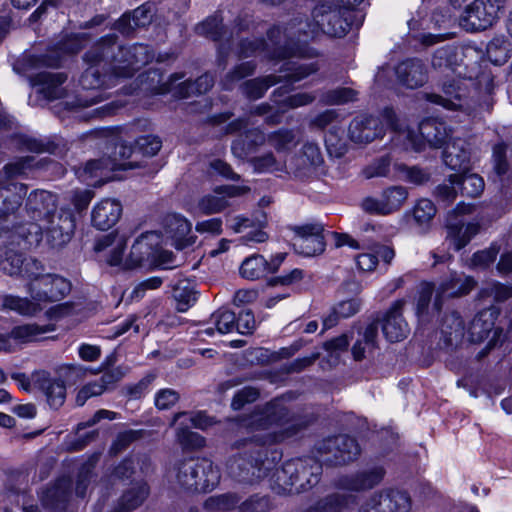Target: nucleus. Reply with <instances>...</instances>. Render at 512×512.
<instances>
[{"mask_svg":"<svg viewBox=\"0 0 512 512\" xmlns=\"http://www.w3.org/2000/svg\"><path fill=\"white\" fill-rule=\"evenodd\" d=\"M297 429L292 426L285 429L284 433H257L248 438L238 439L232 445L235 453L227 461V473L234 480L253 484L267 476L272 469L273 460L270 461L267 446L285 437L296 434Z\"/></svg>","mask_w":512,"mask_h":512,"instance_id":"1","label":"nucleus"},{"mask_svg":"<svg viewBox=\"0 0 512 512\" xmlns=\"http://www.w3.org/2000/svg\"><path fill=\"white\" fill-rule=\"evenodd\" d=\"M322 34L320 24L312 17L297 15L283 25H276L267 31L268 40L273 43L272 57L315 58L318 52L308 45Z\"/></svg>","mask_w":512,"mask_h":512,"instance_id":"2","label":"nucleus"},{"mask_svg":"<svg viewBox=\"0 0 512 512\" xmlns=\"http://www.w3.org/2000/svg\"><path fill=\"white\" fill-rule=\"evenodd\" d=\"M458 75L461 76V72H458ZM472 86L479 92L485 93V98L479 104V108L483 111H491L494 79L488 70H482L475 77L469 75L463 78L447 79L442 84L443 95L431 93L427 94L426 98L429 102L441 105L448 110H461L471 115L475 112L469 101V87Z\"/></svg>","mask_w":512,"mask_h":512,"instance_id":"3","label":"nucleus"},{"mask_svg":"<svg viewBox=\"0 0 512 512\" xmlns=\"http://www.w3.org/2000/svg\"><path fill=\"white\" fill-rule=\"evenodd\" d=\"M43 224L28 223L19 225L12 231L5 232V238L9 244L25 250L37 246L42 240V230H46L49 241L54 247H60L67 243L75 229V218L70 211L56 209Z\"/></svg>","mask_w":512,"mask_h":512,"instance_id":"4","label":"nucleus"},{"mask_svg":"<svg viewBox=\"0 0 512 512\" xmlns=\"http://www.w3.org/2000/svg\"><path fill=\"white\" fill-rule=\"evenodd\" d=\"M115 34L102 37L89 49L88 57H104L105 65L116 77H131L140 66L149 63L153 55L145 44L122 46Z\"/></svg>","mask_w":512,"mask_h":512,"instance_id":"5","label":"nucleus"},{"mask_svg":"<svg viewBox=\"0 0 512 512\" xmlns=\"http://www.w3.org/2000/svg\"><path fill=\"white\" fill-rule=\"evenodd\" d=\"M321 463L311 457L291 459L276 468L271 475V488L278 494L300 493L319 483Z\"/></svg>","mask_w":512,"mask_h":512,"instance_id":"6","label":"nucleus"},{"mask_svg":"<svg viewBox=\"0 0 512 512\" xmlns=\"http://www.w3.org/2000/svg\"><path fill=\"white\" fill-rule=\"evenodd\" d=\"M382 117L386 124L397 133V140L403 142L406 149L421 151L424 148V142L433 148H440L447 144L451 130L448 126L436 119H426L422 121L418 128V133L411 129H401L395 111L391 108H385Z\"/></svg>","mask_w":512,"mask_h":512,"instance_id":"7","label":"nucleus"},{"mask_svg":"<svg viewBox=\"0 0 512 512\" xmlns=\"http://www.w3.org/2000/svg\"><path fill=\"white\" fill-rule=\"evenodd\" d=\"M173 474L176 483L190 492H207L220 481V472L209 459L187 458L175 463Z\"/></svg>","mask_w":512,"mask_h":512,"instance_id":"8","label":"nucleus"},{"mask_svg":"<svg viewBox=\"0 0 512 512\" xmlns=\"http://www.w3.org/2000/svg\"><path fill=\"white\" fill-rule=\"evenodd\" d=\"M89 50L84 54L83 59L88 65L80 78V84L83 92L78 94L72 101H67L66 106L69 109L90 107L103 101L105 94L99 89L106 85L112 77H116L114 72L105 65L103 57L90 59Z\"/></svg>","mask_w":512,"mask_h":512,"instance_id":"9","label":"nucleus"},{"mask_svg":"<svg viewBox=\"0 0 512 512\" xmlns=\"http://www.w3.org/2000/svg\"><path fill=\"white\" fill-rule=\"evenodd\" d=\"M41 263L38 260L27 262L25 274L30 279L27 291L40 306L61 301L71 290V284L56 274H40Z\"/></svg>","mask_w":512,"mask_h":512,"instance_id":"10","label":"nucleus"},{"mask_svg":"<svg viewBox=\"0 0 512 512\" xmlns=\"http://www.w3.org/2000/svg\"><path fill=\"white\" fill-rule=\"evenodd\" d=\"M311 16L320 24L322 34L342 38L352 27L362 25L364 16L352 14L335 1H325L316 5Z\"/></svg>","mask_w":512,"mask_h":512,"instance_id":"11","label":"nucleus"},{"mask_svg":"<svg viewBox=\"0 0 512 512\" xmlns=\"http://www.w3.org/2000/svg\"><path fill=\"white\" fill-rule=\"evenodd\" d=\"M319 66L316 62L310 63H292L287 64V67L282 71H285V75H267L264 77H257L251 80L245 81L241 86V91L249 99H259L264 96L265 92L273 85L286 80L287 82L294 83L301 81L309 75L317 72Z\"/></svg>","mask_w":512,"mask_h":512,"instance_id":"12","label":"nucleus"},{"mask_svg":"<svg viewBox=\"0 0 512 512\" xmlns=\"http://www.w3.org/2000/svg\"><path fill=\"white\" fill-rule=\"evenodd\" d=\"M321 459L331 465L352 462L360 455V446L356 439L348 435L328 437L316 445Z\"/></svg>","mask_w":512,"mask_h":512,"instance_id":"13","label":"nucleus"},{"mask_svg":"<svg viewBox=\"0 0 512 512\" xmlns=\"http://www.w3.org/2000/svg\"><path fill=\"white\" fill-rule=\"evenodd\" d=\"M411 508L412 499L406 491L385 488L366 498L358 512H410Z\"/></svg>","mask_w":512,"mask_h":512,"instance_id":"14","label":"nucleus"},{"mask_svg":"<svg viewBox=\"0 0 512 512\" xmlns=\"http://www.w3.org/2000/svg\"><path fill=\"white\" fill-rule=\"evenodd\" d=\"M504 0H475L464 11L460 25L467 31H481L491 27L498 19Z\"/></svg>","mask_w":512,"mask_h":512,"instance_id":"15","label":"nucleus"},{"mask_svg":"<svg viewBox=\"0 0 512 512\" xmlns=\"http://www.w3.org/2000/svg\"><path fill=\"white\" fill-rule=\"evenodd\" d=\"M295 233L293 247L303 256L311 257L321 254L325 250L324 227L320 223L292 226Z\"/></svg>","mask_w":512,"mask_h":512,"instance_id":"16","label":"nucleus"},{"mask_svg":"<svg viewBox=\"0 0 512 512\" xmlns=\"http://www.w3.org/2000/svg\"><path fill=\"white\" fill-rule=\"evenodd\" d=\"M290 420L289 411L280 401H271L257 408L248 418L246 426L254 431H266L274 426H283Z\"/></svg>","mask_w":512,"mask_h":512,"instance_id":"17","label":"nucleus"},{"mask_svg":"<svg viewBox=\"0 0 512 512\" xmlns=\"http://www.w3.org/2000/svg\"><path fill=\"white\" fill-rule=\"evenodd\" d=\"M86 35L73 34L63 38L54 50L41 56H30L27 63L31 67H58L63 55H72L78 53L84 46Z\"/></svg>","mask_w":512,"mask_h":512,"instance_id":"18","label":"nucleus"},{"mask_svg":"<svg viewBox=\"0 0 512 512\" xmlns=\"http://www.w3.org/2000/svg\"><path fill=\"white\" fill-rule=\"evenodd\" d=\"M323 163L320 147L316 143L307 142L303 145L300 153L287 164L286 172L303 179L314 174Z\"/></svg>","mask_w":512,"mask_h":512,"instance_id":"19","label":"nucleus"},{"mask_svg":"<svg viewBox=\"0 0 512 512\" xmlns=\"http://www.w3.org/2000/svg\"><path fill=\"white\" fill-rule=\"evenodd\" d=\"M385 476V470L381 466L358 471L345 475L337 480L336 486L345 491L363 492L379 485Z\"/></svg>","mask_w":512,"mask_h":512,"instance_id":"20","label":"nucleus"},{"mask_svg":"<svg viewBox=\"0 0 512 512\" xmlns=\"http://www.w3.org/2000/svg\"><path fill=\"white\" fill-rule=\"evenodd\" d=\"M475 285V280L470 276L458 273L451 274L449 278L440 283L433 302L432 310L439 313L444 299L466 295L475 287Z\"/></svg>","mask_w":512,"mask_h":512,"instance_id":"21","label":"nucleus"},{"mask_svg":"<svg viewBox=\"0 0 512 512\" xmlns=\"http://www.w3.org/2000/svg\"><path fill=\"white\" fill-rule=\"evenodd\" d=\"M384 134V125L378 117L358 116L349 125L348 135L351 141L358 144H367Z\"/></svg>","mask_w":512,"mask_h":512,"instance_id":"22","label":"nucleus"},{"mask_svg":"<svg viewBox=\"0 0 512 512\" xmlns=\"http://www.w3.org/2000/svg\"><path fill=\"white\" fill-rule=\"evenodd\" d=\"M191 229V222L179 214H169L164 219V234L178 250L196 242V236L191 234Z\"/></svg>","mask_w":512,"mask_h":512,"instance_id":"23","label":"nucleus"},{"mask_svg":"<svg viewBox=\"0 0 512 512\" xmlns=\"http://www.w3.org/2000/svg\"><path fill=\"white\" fill-rule=\"evenodd\" d=\"M405 303L403 299L395 301L382 320L383 334L390 342L402 341L410 332L409 325L402 315Z\"/></svg>","mask_w":512,"mask_h":512,"instance_id":"24","label":"nucleus"},{"mask_svg":"<svg viewBox=\"0 0 512 512\" xmlns=\"http://www.w3.org/2000/svg\"><path fill=\"white\" fill-rule=\"evenodd\" d=\"M32 383L45 396L47 403L53 409L60 408L66 399V387L62 380L52 378L46 371H39L32 375Z\"/></svg>","mask_w":512,"mask_h":512,"instance_id":"25","label":"nucleus"},{"mask_svg":"<svg viewBox=\"0 0 512 512\" xmlns=\"http://www.w3.org/2000/svg\"><path fill=\"white\" fill-rule=\"evenodd\" d=\"M136 165L132 162L120 163L116 159L110 157H103L101 159L90 160L86 163L81 177L85 180L90 178H99L98 182L104 184L113 180L111 173L116 170H127L135 168Z\"/></svg>","mask_w":512,"mask_h":512,"instance_id":"26","label":"nucleus"},{"mask_svg":"<svg viewBox=\"0 0 512 512\" xmlns=\"http://www.w3.org/2000/svg\"><path fill=\"white\" fill-rule=\"evenodd\" d=\"M398 82L410 89L423 86L428 80V71L424 62L417 58L399 63L395 69Z\"/></svg>","mask_w":512,"mask_h":512,"instance_id":"27","label":"nucleus"},{"mask_svg":"<svg viewBox=\"0 0 512 512\" xmlns=\"http://www.w3.org/2000/svg\"><path fill=\"white\" fill-rule=\"evenodd\" d=\"M25 208L34 221H43L56 212L57 198L46 190H34L26 200Z\"/></svg>","mask_w":512,"mask_h":512,"instance_id":"28","label":"nucleus"},{"mask_svg":"<svg viewBox=\"0 0 512 512\" xmlns=\"http://www.w3.org/2000/svg\"><path fill=\"white\" fill-rule=\"evenodd\" d=\"M471 150L466 140L452 138L443 151V161L451 170L466 172L470 167Z\"/></svg>","mask_w":512,"mask_h":512,"instance_id":"29","label":"nucleus"},{"mask_svg":"<svg viewBox=\"0 0 512 512\" xmlns=\"http://www.w3.org/2000/svg\"><path fill=\"white\" fill-rule=\"evenodd\" d=\"M122 215V205L116 199H103L97 203L91 214V220L94 227L99 230H108L112 228Z\"/></svg>","mask_w":512,"mask_h":512,"instance_id":"30","label":"nucleus"},{"mask_svg":"<svg viewBox=\"0 0 512 512\" xmlns=\"http://www.w3.org/2000/svg\"><path fill=\"white\" fill-rule=\"evenodd\" d=\"M196 32L214 41L225 40V43H221L218 48V63L225 67V58L228 54L231 39L225 37L226 31H224L222 26V18L219 15L208 17L205 21L196 26Z\"/></svg>","mask_w":512,"mask_h":512,"instance_id":"31","label":"nucleus"},{"mask_svg":"<svg viewBox=\"0 0 512 512\" xmlns=\"http://www.w3.org/2000/svg\"><path fill=\"white\" fill-rule=\"evenodd\" d=\"M158 235L155 232L141 234L133 243L130 254L126 259V267L134 269L143 265L154 254V248L158 245Z\"/></svg>","mask_w":512,"mask_h":512,"instance_id":"32","label":"nucleus"},{"mask_svg":"<svg viewBox=\"0 0 512 512\" xmlns=\"http://www.w3.org/2000/svg\"><path fill=\"white\" fill-rule=\"evenodd\" d=\"M67 80V75L62 72L42 71L31 77L34 86H41L40 92L49 100L64 97L65 88L62 86Z\"/></svg>","mask_w":512,"mask_h":512,"instance_id":"33","label":"nucleus"},{"mask_svg":"<svg viewBox=\"0 0 512 512\" xmlns=\"http://www.w3.org/2000/svg\"><path fill=\"white\" fill-rule=\"evenodd\" d=\"M27 189V185L23 183L0 186V218L14 214L21 207Z\"/></svg>","mask_w":512,"mask_h":512,"instance_id":"34","label":"nucleus"},{"mask_svg":"<svg viewBox=\"0 0 512 512\" xmlns=\"http://www.w3.org/2000/svg\"><path fill=\"white\" fill-rule=\"evenodd\" d=\"M266 142V135L259 128L249 129L240 134L231 145L232 154L245 159L249 154L254 153Z\"/></svg>","mask_w":512,"mask_h":512,"instance_id":"35","label":"nucleus"},{"mask_svg":"<svg viewBox=\"0 0 512 512\" xmlns=\"http://www.w3.org/2000/svg\"><path fill=\"white\" fill-rule=\"evenodd\" d=\"M465 325L458 312L446 314L441 324V340L446 348H455L463 340Z\"/></svg>","mask_w":512,"mask_h":512,"instance_id":"36","label":"nucleus"},{"mask_svg":"<svg viewBox=\"0 0 512 512\" xmlns=\"http://www.w3.org/2000/svg\"><path fill=\"white\" fill-rule=\"evenodd\" d=\"M498 315L499 309L495 306H490L478 312L469 327L472 341H482L486 338L493 329Z\"/></svg>","mask_w":512,"mask_h":512,"instance_id":"37","label":"nucleus"},{"mask_svg":"<svg viewBox=\"0 0 512 512\" xmlns=\"http://www.w3.org/2000/svg\"><path fill=\"white\" fill-rule=\"evenodd\" d=\"M446 229V241L449 242V246L458 251L465 247L480 231V225L478 223H469L464 226L463 223L457 222L447 224Z\"/></svg>","mask_w":512,"mask_h":512,"instance_id":"38","label":"nucleus"},{"mask_svg":"<svg viewBox=\"0 0 512 512\" xmlns=\"http://www.w3.org/2000/svg\"><path fill=\"white\" fill-rule=\"evenodd\" d=\"M72 481L69 477H62L47 488L42 496L44 505L54 509H63L71 494Z\"/></svg>","mask_w":512,"mask_h":512,"instance_id":"39","label":"nucleus"},{"mask_svg":"<svg viewBox=\"0 0 512 512\" xmlns=\"http://www.w3.org/2000/svg\"><path fill=\"white\" fill-rule=\"evenodd\" d=\"M356 496L345 493H333L309 506L305 512H342L355 504Z\"/></svg>","mask_w":512,"mask_h":512,"instance_id":"40","label":"nucleus"},{"mask_svg":"<svg viewBox=\"0 0 512 512\" xmlns=\"http://www.w3.org/2000/svg\"><path fill=\"white\" fill-rule=\"evenodd\" d=\"M492 166L494 178L499 180L502 185L512 179V166L508 155V146L504 143L496 144L492 152Z\"/></svg>","mask_w":512,"mask_h":512,"instance_id":"41","label":"nucleus"},{"mask_svg":"<svg viewBox=\"0 0 512 512\" xmlns=\"http://www.w3.org/2000/svg\"><path fill=\"white\" fill-rule=\"evenodd\" d=\"M459 172L449 176L451 184L460 185L461 194L466 197L476 198L484 190L485 184L482 177L477 174H464Z\"/></svg>","mask_w":512,"mask_h":512,"instance_id":"42","label":"nucleus"},{"mask_svg":"<svg viewBox=\"0 0 512 512\" xmlns=\"http://www.w3.org/2000/svg\"><path fill=\"white\" fill-rule=\"evenodd\" d=\"M33 260L25 259L23 254L13 248H7L6 251L0 256V270L10 276L25 274L27 262Z\"/></svg>","mask_w":512,"mask_h":512,"instance_id":"43","label":"nucleus"},{"mask_svg":"<svg viewBox=\"0 0 512 512\" xmlns=\"http://www.w3.org/2000/svg\"><path fill=\"white\" fill-rule=\"evenodd\" d=\"M269 271L268 261L262 255L247 257L240 266V274L248 280H257Z\"/></svg>","mask_w":512,"mask_h":512,"instance_id":"44","label":"nucleus"},{"mask_svg":"<svg viewBox=\"0 0 512 512\" xmlns=\"http://www.w3.org/2000/svg\"><path fill=\"white\" fill-rule=\"evenodd\" d=\"M173 298L176 302V309L179 312H186L197 301V292L188 281H179L173 288Z\"/></svg>","mask_w":512,"mask_h":512,"instance_id":"45","label":"nucleus"},{"mask_svg":"<svg viewBox=\"0 0 512 512\" xmlns=\"http://www.w3.org/2000/svg\"><path fill=\"white\" fill-rule=\"evenodd\" d=\"M378 326V322L370 323L365 328L362 337L355 342V344L352 347V354L355 360H362L365 357L366 349L372 350L376 347Z\"/></svg>","mask_w":512,"mask_h":512,"instance_id":"46","label":"nucleus"},{"mask_svg":"<svg viewBox=\"0 0 512 512\" xmlns=\"http://www.w3.org/2000/svg\"><path fill=\"white\" fill-rule=\"evenodd\" d=\"M486 51L487 56L492 63L502 65L511 57V43L503 36L494 37L488 43Z\"/></svg>","mask_w":512,"mask_h":512,"instance_id":"47","label":"nucleus"},{"mask_svg":"<svg viewBox=\"0 0 512 512\" xmlns=\"http://www.w3.org/2000/svg\"><path fill=\"white\" fill-rule=\"evenodd\" d=\"M273 48V43L270 40L269 42H266L263 39H244L239 43L237 57L239 59L248 58L255 55L257 52H264L265 55L270 59H280L279 57L271 56Z\"/></svg>","mask_w":512,"mask_h":512,"instance_id":"48","label":"nucleus"},{"mask_svg":"<svg viewBox=\"0 0 512 512\" xmlns=\"http://www.w3.org/2000/svg\"><path fill=\"white\" fill-rule=\"evenodd\" d=\"M4 308L13 310L21 315L32 316L42 310L38 301H34L32 298H21L18 296L6 295L3 297Z\"/></svg>","mask_w":512,"mask_h":512,"instance_id":"49","label":"nucleus"},{"mask_svg":"<svg viewBox=\"0 0 512 512\" xmlns=\"http://www.w3.org/2000/svg\"><path fill=\"white\" fill-rule=\"evenodd\" d=\"M296 135L292 129L281 128L269 133L266 141L276 152L282 153L291 150L296 145Z\"/></svg>","mask_w":512,"mask_h":512,"instance_id":"50","label":"nucleus"},{"mask_svg":"<svg viewBox=\"0 0 512 512\" xmlns=\"http://www.w3.org/2000/svg\"><path fill=\"white\" fill-rule=\"evenodd\" d=\"M339 114L334 109H327L313 119L310 120L309 126L312 129L324 130L326 127L331 126L329 136L326 137L325 142L327 145L333 144L332 138L337 131L336 124L339 122Z\"/></svg>","mask_w":512,"mask_h":512,"instance_id":"51","label":"nucleus"},{"mask_svg":"<svg viewBox=\"0 0 512 512\" xmlns=\"http://www.w3.org/2000/svg\"><path fill=\"white\" fill-rule=\"evenodd\" d=\"M149 494V487L146 483H137L127 490L120 500V507L123 510H132L140 506Z\"/></svg>","mask_w":512,"mask_h":512,"instance_id":"52","label":"nucleus"},{"mask_svg":"<svg viewBox=\"0 0 512 512\" xmlns=\"http://www.w3.org/2000/svg\"><path fill=\"white\" fill-rule=\"evenodd\" d=\"M458 54L455 47L447 45L437 49L432 57V66L435 69H450L456 71Z\"/></svg>","mask_w":512,"mask_h":512,"instance_id":"53","label":"nucleus"},{"mask_svg":"<svg viewBox=\"0 0 512 512\" xmlns=\"http://www.w3.org/2000/svg\"><path fill=\"white\" fill-rule=\"evenodd\" d=\"M249 162L258 173L286 171L287 168V164L283 161L277 160L272 152L252 157Z\"/></svg>","mask_w":512,"mask_h":512,"instance_id":"54","label":"nucleus"},{"mask_svg":"<svg viewBox=\"0 0 512 512\" xmlns=\"http://www.w3.org/2000/svg\"><path fill=\"white\" fill-rule=\"evenodd\" d=\"M256 69L253 61H247L236 65L232 70L227 72L221 80V85L225 90H231L234 85L245 77L251 76Z\"/></svg>","mask_w":512,"mask_h":512,"instance_id":"55","label":"nucleus"},{"mask_svg":"<svg viewBox=\"0 0 512 512\" xmlns=\"http://www.w3.org/2000/svg\"><path fill=\"white\" fill-rule=\"evenodd\" d=\"M52 331L48 326H38L36 324H25L14 327L9 333L10 338L21 342H29L37 340L38 336Z\"/></svg>","mask_w":512,"mask_h":512,"instance_id":"56","label":"nucleus"},{"mask_svg":"<svg viewBox=\"0 0 512 512\" xmlns=\"http://www.w3.org/2000/svg\"><path fill=\"white\" fill-rule=\"evenodd\" d=\"M33 157H23L6 164L0 171V181L10 180L26 174L33 167Z\"/></svg>","mask_w":512,"mask_h":512,"instance_id":"57","label":"nucleus"},{"mask_svg":"<svg viewBox=\"0 0 512 512\" xmlns=\"http://www.w3.org/2000/svg\"><path fill=\"white\" fill-rule=\"evenodd\" d=\"M384 203L389 214L397 211L406 201L408 192L403 186H392L382 192Z\"/></svg>","mask_w":512,"mask_h":512,"instance_id":"58","label":"nucleus"},{"mask_svg":"<svg viewBox=\"0 0 512 512\" xmlns=\"http://www.w3.org/2000/svg\"><path fill=\"white\" fill-rule=\"evenodd\" d=\"M99 460L98 455L91 456L86 463H84L79 471L77 483H76V494L77 496L84 498L86 495L87 487L92 478L93 469Z\"/></svg>","mask_w":512,"mask_h":512,"instance_id":"59","label":"nucleus"},{"mask_svg":"<svg viewBox=\"0 0 512 512\" xmlns=\"http://www.w3.org/2000/svg\"><path fill=\"white\" fill-rule=\"evenodd\" d=\"M240 499L234 494H223L208 498L204 508L209 512H221L233 509Z\"/></svg>","mask_w":512,"mask_h":512,"instance_id":"60","label":"nucleus"},{"mask_svg":"<svg viewBox=\"0 0 512 512\" xmlns=\"http://www.w3.org/2000/svg\"><path fill=\"white\" fill-rule=\"evenodd\" d=\"M184 77L183 74H172L169 77V81H163V76L158 70H149L146 73V80L151 81V83L156 82V85H151L150 90L155 94H164L171 90V85L175 81H178Z\"/></svg>","mask_w":512,"mask_h":512,"instance_id":"61","label":"nucleus"},{"mask_svg":"<svg viewBox=\"0 0 512 512\" xmlns=\"http://www.w3.org/2000/svg\"><path fill=\"white\" fill-rule=\"evenodd\" d=\"M183 425L177 430V439L179 443L187 449H199L205 445V439L197 432H193L187 428V424L181 422Z\"/></svg>","mask_w":512,"mask_h":512,"instance_id":"62","label":"nucleus"},{"mask_svg":"<svg viewBox=\"0 0 512 512\" xmlns=\"http://www.w3.org/2000/svg\"><path fill=\"white\" fill-rule=\"evenodd\" d=\"M436 214V207L429 199H420L413 208V218L418 225L428 224Z\"/></svg>","mask_w":512,"mask_h":512,"instance_id":"63","label":"nucleus"},{"mask_svg":"<svg viewBox=\"0 0 512 512\" xmlns=\"http://www.w3.org/2000/svg\"><path fill=\"white\" fill-rule=\"evenodd\" d=\"M216 329L221 334L231 333L236 330V315L230 310H218L212 314Z\"/></svg>","mask_w":512,"mask_h":512,"instance_id":"64","label":"nucleus"}]
</instances>
